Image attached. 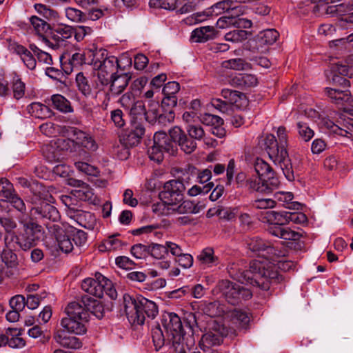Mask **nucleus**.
I'll return each instance as SVG.
<instances>
[{
    "label": "nucleus",
    "instance_id": "f257e3e1",
    "mask_svg": "<svg viewBox=\"0 0 353 353\" xmlns=\"http://www.w3.org/2000/svg\"><path fill=\"white\" fill-rule=\"evenodd\" d=\"M274 261L271 259L253 260L250 263V268L247 270H236V265L232 264L228 268L230 276L237 281L256 286L263 290L268 291L273 283H279L283 280L282 275L278 272V268L287 272L294 268L291 261Z\"/></svg>",
    "mask_w": 353,
    "mask_h": 353
},
{
    "label": "nucleus",
    "instance_id": "f03ea898",
    "mask_svg": "<svg viewBox=\"0 0 353 353\" xmlns=\"http://www.w3.org/2000/svg\"><path fill=\"white\" fill-rule=\"evenodd\" d=\"M276 134L279 143L274 134H268L265 136L264 139L265 150L273 163L279 165L285 178L289 181H292L294 180V174L286 150L288 138L286 128L284 126L279 127Z\"/></svg>",
    "mask_w": 353,
    "mask_h": 353
},
{
    "label": "nucleus",
    "instance_id": "7ed1b4c3",
    "mask_svg": "<svg viewBox=\"0 0 353 353\" xmlns=\"http://www.w3.org/2000/svg\"><path fill=\"white\" fill-rule=\"evenodd\" d=\"M29 188V200L34 205L30 209L31 216L43 222H58L60 214L57 209L50 203H54V199L50 194L49 190L38 182L30 183Z\"/></svg>",
    "mask_w": 353,
    "mask_h": 353
},
{
    "label": "nucleus",
    "instance_id": "20e7f679",
    "mask_svg": "<svg viewBox=\"0 0 353 353\" xmlns=\"http://www.w3.org/2000/svg\"><path fill=\"white\" fill-rule=\"evenodd\" d=\"M125 312L129 322L143 325L147 319H154L158 314L157 304L141 295L123 296Z\"/></svg>",
    "mask_w": 353,
    "mask_h": 353
},
{
    "label": "nucleus",
    "instance_id": "39448f33",
    "mask_svg": "<svg viewBox=\"0 0 353 353\" xmlns=\"http://www.w3.org/2000/svg\"><path fill=\"white\" fill-rule=\"evenodd\" d=\"M254 173L248 175L246 187L252 190L268 194L278 188L279 178L272 167L264 160L257 158L254 163Z\"/></svg>",
    "mask_w": 353,
    "mask_h": 353
},
{
    "label": "nucleus",
    "instance_id": "423d86ee",
    "mask_svg": "<svg viewBox=\"0 0 353 353\" xmlns=\"http://www.w3.org/2000/svg\"><path fill=\"white\" fill-rule=\"evenodd\" d=\"M70 134L74 137V139H58L54 144L57 148L61 150L72 152V146L74 143L81 147L84 150L79 154L83 157V160L89 161L91 159L90 152H96L99 145L94 137L89 132L83 131L77 128L72 127L70 128Z\"/></svg>",
    "mask_w": 353,
    "mask_h": 353
},
{
    "label": "nucleus",
    "instance_id": "0eeeda50",
    "mask_svg": "<svg viewBox=\"0 0 353 353\" xmlns=\"http://www.w3.org/2000/svg\"><path fill=\"white\" fill-rule=\"evenodd\" d=\"M81 288L87 293L101 298L104 294L111 299H116L117 292L112 282L100 272H97L94 278H86L81 283Z\"/></svg>",
    "mask_w": 353,
    "mask_h": 353
},
{
    "label": "nucleus",
    "instance_id": "6e6552de",
    "mask_svg": "<svg viewBox=\"0 0 353 353\" xmlns=\"http://www.w3.org/2000/svg\"><path fill=\"white\" fill-rule=\"evenodd\" d=\"M219 290L228 303L235 305L252 298L251 290L228 280H222L218 283Z\"/></svg>",
    "mask_w": 353,
    "mask_h": 353
},
{
    "label": "nucleus",
    "instance_id": "1a4fd4ad",
    "mask_svg": "<svg viewBox=\"0 0 353 353\" xmlns=\"http://www.w3.org/2000/svg\"><path fill=\"white\" fill-rule=\"evenodd\" d=\"M288 225L287 211L274 212L273 223L268 225V232L276 237L288 240L298 241L302 234L284 225Z\"/></svg>",
    "mask_w": 353,
    "mask_h": 353
},
{
    "label": "nucleus",
    "instance_id": "9d476101",
    "mask_svg": "<svg viewBox=\"0 0 353 353\" xmlns=\"http://www.w3.org/2000/svg\"><path fill=\"white\" fill-rule=\"evenodd\" d=\"M61 203L65 206L67 216L79 225L88 228V220H92V214L88 212L79 209L77 199L74 196L61 195L60 196Z\"/></svg>",
    "mask_w": 353,
    "mask_h": 353
},
{
    "label": "nucleus",
    "instance_id": "9b49d317",
    "mask_svg": "<svg viewBox=\"0 0 353 353\" xmlns=\"http://www.w3.org/2000/svg\"><path fill=\"white\" fill-rule=\"evenodd\" d=\"M161 323L168 340L173 344L179 343L185 334L180 317L174 312H168L162 316Z\"/></svg>",
    "mask_w": 353,
    "mask_h": 353
},
{
    "label": "nucleus",
    "instance_id": "f8f14e48",
    "mask_svg": "<svg viewBox=\"0 0 353 353\" xmlns=\"http://www.w3.org/2000/svg\"><path fill=\"white\" fill-rule=\"evenodd\" d=\"M48 232L54 236L60 250L70 253L73 250V244L69 235L70 225L65 223H45Z\"/></svg>",
    "mask_w": 353,
    "mask_h": 353
},
{
    "label": "nucleus",
    "instance_id": "ddd939ff",
    "mask_svg": "<svg viewBox=\"0 0 353 353\" xmlns=\"http://www.w3.org/2000/svg\"><path fill=\"white\" fill-rule=\"evenodd\" d=\"M119 61L115 56L110 55L109 58L102 61L96 65L95 70H97V80L100 85L97 84V88L102 90L103 86L109 84L110 79L112 76L117 74L118 68H121Z\"/></svg>",
    "mask_w": 353,
    "mask_h": 353
},
{
    "label": "nucleus",
    "instance_id": "4468645a",
    "mask_svg": "<svg viewBox=\"0 0 353 353\" xmlns=\"http://www.w3.org/2000/svg\"><path fill=\"white\" fill-rule=\"evenodd\" d=\"M185 190V185L181 180H170L164 184L159 198L170 204L176 205L182 201Z\"/></svg>",
    "mask_w": 353,
    "mask_h": 353
},
{
    "label": "nucleus",
    "instance_id": "2eb2a0df",
    "mask_svg": "<svg viewBox=\"0 0 353 353\" xmlns=\"http://www.w3.org/2000/svg\"><path fill=\"white\" fill-rule=\"evenodd\" d=\"M5 246L6 248L3 250L1 258L2 262L7 268L6 274L8 276L13 275L17 270L18 258L14 251L17 249L14 243L10 240L9 236H5Z\"/></svg>",
    "mask_w": 353,
    "mask_h": 353
},
{
    "label": "nucleus",
    "instance_id": "dca6fc26",
    "mask_svg": "<svg viewBox=\"0 0 353 353\" xmlns=\"http://www.w3.org/2000/svg\"><path fill=\"white\" fill-rule=\"evenodd\" d=\"M73 34V28L70 26L63 23L53 25L48 34L49 42L47 46L56 49L61 43L71 38Z\"/></svg>",
    "mask_w": 353,
    "mask_h": 353
},
{
    "label": "nucleus",
    "instance_id": "f3484780",
    "mask_svg": "<svg viewBox=\"0 0 353 353\" xmlns=\"http://www.w3.org/2000/svg\"><path fill=\"white\" fill-rule=\"evenodd\" d=\"M171 138L177 143L180 148L186 154H191L196 148V143L179 127L174 126L170 130Z\"/></svg>",
    "mask_w": 353,
    "mask_h": 353
},
{
    "label": "nucleus",
    "instance_id": "a211bd4d",
    "mask_svg": "<svg viewBox=\"0 0 353 353\" xmlns=\"http://www.w3.org/2000/svg\"><path fill=\"white\" fill-rule=\"evenodd\" d=\"M248 246L252 252L262 255L265 258L263 260L271 259L274 261V256H276V250L269 242L256 236L249 241Z\"/></svg>",
    "mask_w": 353,
    "mask_h": 353
},
{
    "label": "nucleus",
    "instance_id": "6ab92c4d",
    "mask_svg": "<svg viewBox=\"0 0 353 353\" xmlns=\"http://www.w3.org/2000/svg\"><path fill=\"white\" fill-rule=\"evenodd\" d=\"M332 83L333 85H339L343 89H348L350 86V82L344 77H352L353 75V68L345 64H336L332 66Z\"/></svg>",
    "mask_w": 353,
    "mask_h": 353
},
{
    "label": "nucleus",
    "instance_id": "aec40b11",
    "mask_svg": "<svg viewBox=\"0 0 353 353\" xmlns=\"http://www.w3.org/2000/svg\"><path fill=\"white\" fill-rule=\"evenodd\" d=\"M65 330H57L54 334V341L61 346L68 349H79L82 346L81 340Z\"/></svg>",
    "mask_w": 353,
    "mask_h": 353
},
{
    "label": "nucleus",
    "instance_id": "412c9836",
    "mask_svg": "<svg viewBox=\"0 0 353 353\" xmlns=\"http://www.w3.org/2000/svg\"><path fill=\"white\" fill-rule=\"evenodd\" d=\"M136 106H139V114L143 113L146 121L154 125L157 122V117L159 116V102L154 100H150L148 101V108H145V104L142 101H137Z\"/></svg>",
    "mask_w": 353,
    "mask_h": 353
},
{
    "label": "nucleus",
    "instance_id": "4be33fe9",
    "mask_svg": "<svg viewBox=\"0 0 353 353\" xmlns=\"http://www.w3.org/2000/svg\"><path fill=\"white\" fill-rule=\"evenodd\" d=\"M88 321L80 319L67 316L61 321V325L65 332L75 334H83L86 332L85 323Z\"/></svg>",
    "mask_w": 353,
    "mask_h": 353
},
{
    "label": "nucleus",
    "instance_id": "5701e85b",
    "mask_svg": "<svg viewBox=\"0 0 353 353\" xmlns=\"http://www.w3.org/2000/svg\"><path fill=\"white\" fill-rule=\"evenodd\" d=\"M130 77L128 74H115L110 79V83L109 94L111 97H115L121 94L129 83Z\"/></svg>",
    "mask_w": 353,
    "mask_h": 353
},
{
    "label": "nucleus",
    "instance_id": "b1692460",
    "mask_svg": "<svg viewBox=\"0 0 353 353\" xmlns=\"http://www.w3.org/2000/svg\"><path fill=\"white\" fill-rule=\"evenodd\" d=\"M221 96L230 105H234L236 108L241 109L248 105V100L245 94L230 89H223Z\"/></svg>",
    "mask_w": 353,
    "mask_h": 353
},
{
    "label": "nucleus",
    "instance_id": "393cba45",
    "mask_svg": "<svg viewBox=\"0 0 353 353\" xmlns=\"http://www.w3.org/2000/svg\"><path fill=\"white\" fill-rule=\"evenodd\" d=\"M30 24L38 35L39 39L42 40L46 45L49 42V32L51 30V26L44 20L37 16H32L30 18Z\"/></svg>",
    "mask_w": 353,
    "mask_h": 353
},
{
    "label": "nucleus",
    "instance_id": "a878e982",
    "mask_svg": "<svg viewBox=\"0 0 353 353\" xmlns=\"http://www.w3.org/2000/svg\"><path fill=\"white\" fill-rule=\"evenodd\" d=\"M153 142L157 147L163 149V151L174 154L176 148L175 142L171 138L170 135L162 131L157 132L154 134Z\"/></svg>",
    "mask_w": 353,
    "mask_h": 353
},
{
    "label": "nucleus",
    "instance_id": "bb28decb",
    "mask_svg": "<svg viewBox=\"0 0 353 353\" xmlns=\"http://www.w3.org/2000/svg\"><path fill=\"white\" fill-rule=\"evenodd\" d=\"M325 93L331 101L336 105H343L351 101V93L348 89L325 88Z\"/></svg>",
    "mask_w": 353,
    "mask_h": 353
},
{
    "label": "nucleus",
    "instance_id": "cd10ccee",
    "mask_svg": "<svg viewBox=\"0 0 353 353\" xmlns=\"http://www.w3.org/2000/svg\"><path fill=\"white\" fill-rule=\"evenodd\" d=\"M196 259L200 265L203 268H212L217 265L220 263L219 258L214 255V249L210 247L203 249L196 256Z\"/></svg>",
    "mask_w": 353,
    "mask_h": 353
},
{
    "label": "nucleus",
    "instance_id": "c85d7f7f",
    "mask_svg": "<svg viewBox=\"0 0 353 353\" xmlns=\"http://www.w3.org/2000/svg\"><path fill=\"white\" fill-rule=\"evenodd\" d=\"M67 316L80 319L81 321H89V314L86 307L80 302H71L65 307Z\"/></svg>",
    "mask_w": 353,
    "mask_h": 353
},
{
    "label": "nucleus",
    "instance_id": "c756f323",
    "mask_svg": "<svg viewBox=\"0 0 353 353\" xmlns=\"http://www.w3.org/2000/svg\"><path fill=\"white\" fill-rule=\"evenodd\" d=\"M294 194L290 192L279 191L274 194V200L282 206L290 210L301 209V204L297 201H293Z\"/></svg>",
    "mask_w": 353,
    "mask_h": 353
},
{
    "label": "nucleus",
    "instance_id": "7c9ffc66",
    "mask_svg": "<svg viewBox=\"0 0 353 353\" xmlns=\"http://www.w3.org/2000/svg\"><path fill=\"white\" fill-rule=\"evenodd\" d=\"M82 303L86 307L89 316L90 314L94 315L97 319H101L103 316V305L98 300L92 298L90 296L85 295L81 298Z\"/></svg>",
    "mask_w": 353,
    "mask_h": 353
},
{
    "label": "nucleus",
    "instance_id": "2f4dec72",
    "mask_svg": "<svg viewBox=\"0 0 353 353\" xmlns=\"http://www.w3.org/2000/svg\"><path fill=\"white\" fill-rule=\"evenodd\" d=\"M257 78L251 74H239L230 79V84L234 87L248 88L256 86Z\"/></svg>",
    "mask_w": 353,
    "mask_h": 353
},
{
    "label": "nucleus",
    "instance_id": "473e14b6",
    "mask_svg": "<svg viewBox=\"0 0 353 353\" xmlns=\"http://www.w3.org/2000/svg\"><path fill=\"white\" fill-rule=\"evenodd\" d=\"M216 34V30L213 26H206L196 28L192 32L191 39L196 43H204L212 39Z\"/></svg>",
    "mask_w": 353,
    "mask_h": 353
},
{
    "label": "nucleus",
    "instance_id": "72a5a7b5",
    "mask_svg": "<svg viewBox=\"0 0 353 353\" xmlns=\"http://www.w3.org/2000/svg\"><path fill=\"white\" fill-rule=\"evenodd\" d=\"M8 339L7 345L12 348H21L26 345L24 339L21 337V330L16 327H8L5 330Z\"/></svg>",
    "mask_w": 353,
    "mask_h": 353
},
{
    "label": "nucleus",
    "instance_id": "f704fd0d",
    "mask_svg": "<svg viewBox=\"0 0 353 353\" xmlns=\"http://www.w3.org/2000/svg\"><path fill=\"white\" fill-rule=\"evenodd\" d=\"M73 185L79 188L72 191V195L74 197L85 201H92L94 200L93 190L87 183L77 180L74 181Z\"/></svg>",
    "mask_w": 353,
    "mask_h": 353
},
{
    "label": "nucleus",
    "instance_id": "c9c22d12",
    "mask_svg": "<svg viewBox=\"0 0 353 353\" xmlns=\"http://www.w3.org/2000/svg\"><path fill=\"white\" fill-rule=\"evenodd\" d=\"M6 236H9L10 240L16 245V248L19 247L24 251H28L36 245V241L34 240L30 236L26 234V232H22L19 236L14 234H9Z\"/></svg>",
    "mask_w": 353,
    "mask_h": 353
},
{
    "label": "nucleus",
    "instance_id": "e433bc0d",
    "mask_svg": "<svg viewBox=\"0 0 353 353\" xmlns=\"http://www.w3.org/2000/svg\"><path fill=\"white\" fill-rule=\"evenodd\" d=\"M27 111L32 117L39 119H45L52 116L50 109L47 105L39 102H34L28 105Z\"/></svg>",
    "mask_w": 353,
    "mask_h": 353
},
{
    "label": "nucleus",
    "instance_id": "4c0bfd02",
    "mask_svg": "<svg viewBox=\"0 0 353 353\" xmlns=\"http://www.w3.org/2000/svg\"><path fill=\"white\" fill-rule=\"evenodd\" d=\"M87 54L91 58V64L93 65L94 68H96L99 63H102V61L109 58L108 51L103 48H98L95 44H92L87 49Z\"/></svg>",
    "mask_w": 353,
    "mask_h": 353
},
{
    "label": "nucleus",
    "instance_id": "58836bf2",
    "mask_svg": "<svg viewBox=\"0 0 353 353\" xmlns=\"http://www.w3.org/2000/svg\"><path fill=\"white\" fill-rule=\"evenodd\" d=\"M279 37V33L275 29H267L259 33L256 39V43L259 46H270L274 44Z\"/></svg>",
    "mask_w": 353,
    "mask_h": 353
},
{
    "label": "nucleus",
    "instance_id": "ea45409f",
    "mask_svg": "<svg viewBox=\"0 0 353 353\" xmlns=\"http://www.w3.org/2000/svg\"><path fill=\"white\" fill-rule=\"evenodd\" d=\"M51 101L53 107L61 112L67 114L73 112L74 111L70 101L61 94H53L51 97Z\"/></svg>",
    "mask_w": 353,
    "mask_h": 353
},
{
    "label": "nucleus",
    "instance_id": "a19ab883",
    "mask_svg": "<svg viewBox=\"0 0 353 353\" xmlns=\"http://www.w3.org/2000/svg\"><path fill=\"white\" fill-rule=\"evenodd\" d=\"M123 245L122 241L119 239V234H116L104 239L99 248L101 252H112L121 249Z\"/></svg>",
    "mask_w": 353,
    "mask_h": 353
},
{
    "label": "nucleus",
    "instance_id": "79ce46f5",
    "mask_svg": "<svg viewBox=\"0 0 353 353\" xmlns=\"http://www.w3.org/2000/svg\"><path fill=\"white\" fill-rule=\"evenodd\" d=\"M207 314L211 317L223 316L229 312L227 306L219 301L209 303L205 307Z\"/></svg>",
    "mask_w": 353,
    "mask_h": 353
},
{
    "label": "nucleus",
    "instance_id": "37998d69",
    "mask_svg": "<svg viewBox=\"0 0 353 353\" xmlns=\"http://www.w3.org/2000/svg\"><path fill=\"white\" fill-rule=\"evenodd\" d=\"M23 232L36 241H39L44 233L42 226L32 221L24 223Z\"/></svg>",
    "mask_w": 353,
    "mask_h": 353
},
{
    "label": "nucleus",
    "instance_id": "c03bdc74",
    "mask_svg": "<svg viewBox=\"0 0 353 353\" xmlns=\"http://www.w3.org/2000/svg\"><path fill=\"white\" fill-rule=\"evenodd\" d=\"M230 316L232 321L241 327H245L250 321V314L242 310L231 311Z\"/></svg>",
    "mask_w": 353,
    "mask_h": 353
},
{
    "label": "nucleus",
    "instance_id": "a18cd8bd",
    "mask_svg": "<svg viewBox=\"0 0 353 353\" xmlns=\"http://www.w3.org/2000/svg\"><path fill=\"white\" fill-rule=\"evenodd\" d=\"M17 53L19 54L21 61L30 70H34L37 65V61L32 52L25 47L20 46L17 47Z\"/></svg>",
    "mask_w": 353,
    "mask_h": 353
},
{
    "label": "nucleus",
    "instance_id": "49530a36",
    "mask_svg": "<svg viewBox=\"0 0 353 353\" xmlns=\"http://www.w3.org/2000/svg\"><path fill=\"white\" fill-rule=\"evenodd\" d=\"M222 66L226 69L244 70L250 68V64L241 58L225 60L222 62Z\"/></svg>",
    "mask_w": 353,
    "mask_h": 353
},
{
    "label": "nucleus",
    "instance_id": "de8ad7c7",
    "mask_svg": "<svg viewBox=\"0 0 353 353\" xmlns=\"http://www.w3.org/2000/svg\"><path fill=\"white\" fill-rule=\"evenodd\" d=\"M237 209L230 208L227 207H220L215 210L214 213L211 214L212 210H209L207 213L208 216L215 214L218 216L221 219L226 221H231L234 219L237 214Z\"/></svg>",
    "mask_w": 353,
    "mask_h": 353
},
{
    "label": "nucleus",
    "instance_id": "09e8293b",
    "mask_svg": "<svg viewBox=\"0 0 353 353\" xmlns=\"http://www.w3.org/2000/svg\"><path fill=\"white\" fill-rule=\"evenodd\" d=\"M200 210L201 208L197 203L190 200L183 201L176 208H173L179 214H197Z\"/></svg>",
    "mask_w": 353,
    "mask_h": 353
},
{
    "label": "nucleus",
    "instance_id": "8fccbe9b",
    "mask_svg": "<svg viewBox=\"0 0 353 353\" xmlns=\"http://www.w3.org/2000/svg\"><path fill=\"white\" fill-rule=\"evenodd\" d=\"M121 105L125 108H130L134 114H139L138 111L139 106H136L137 102H134V97L132 92H126L121 96L119 99Z\"/></svg>",
    "mask_w": 353,
    "mask_h": 353
},
{
    "label": "nucleus",
    "instance_id": "3c124183",
    "mask_svg": "<svg viewBox=\"0 0 353 353\" xmlns=\"http://www.w3.org/2000/svg\"><path fill=\"white\" fill-rule=\"evenodd\" d=\"M86 161H78L74 163L75 168L80 172H83L88 175L96 176L99 174V169L90 164L88 162L90 161L85 160Z\"/></svg>",
    "mask_w": 353,
    "mask_h": 353
},
{
    "label": "nucleus",
    "instance_id": "603ef678",
    "mask_svg": "<svg viewBox=\"0 0 353 353\" xmlns=\"http://www.w3.org/2000/svg\"><path fill=\"white\" fill-rule=\"evenodd\" d=\"M248 32L244 30H234L225 34V39L234 43L243 42L247 39Z\"/></svg>",
    "mask_w": 353,
    "mask_h": 353
},
{
    "label": "nucleus",
    "instance_id": "864d4df0",
    "mask_svg": "<svg viewBox=\"0 0 353 353\" xmlns=\"http://www.w3.org/2000/svg\"><path fill=\"white\" fill-rule=\"evenodd\" d=\"M36 11L42 17L48 20L57 19L59 17L58 12L41 3L34 4Z\"/></svg>",
    "mask_w": 353,
    "mask_h": 353
},
{
    "label": "nucleus",
    "instance_id": "5fc2aeb1",
    "mask_svg": "<svg viewBox=\"0 0 353 353\" xmlns=\"http://www.w3.org/2000/svg\"><path fill=\"white\" fill-rule=\"evenodd\" d=\"M152 341L156 350H159L165 344V336L159 325H156L151 330Z\"/></svg>",
    "mask_w": 353,
    "mask_h": 353
},
{
    "label": "nucleus",
    "instance_id": "6e6d98bb",
    "mask_svg": "<svg viewBox=\"0 0 353 353\" xmlns=\"http://www.w3.org/2000/svg\"><path fill=\"white\" fill-rule=\"evenodd\" d=\"M149 255L157 259H163L167 256L165 244L152 243L149 244Z\"/></svg>",
    "mask_w": 353,
    "mask_h": 353
},
{
    "label": "nucleus",
    "instance_id": "4d7b16f0",
    "mask_svg": "<svg viewBox=\"0 0 353 353\" xmlns=\"http://www.w3.org/2000/svg\"><path fill=\"white\" fill-rule=\"evenodd\" d=\"M76 83L79 90L85 97L90 95L91 87L88 80L82 72H79L76 76Z\"/></svg>",
    "mask_w": 353,
    "mask_h": 353
},
{
    "label": "nucleus",
    "instance_id": "13d9d810",
    "mask_svg": "<svg viewBox=\"0 0 353 353\" xmlns=\"http://www.w3.org/2000/svg\"><path fill=\"white\" fill-rule=\"evenodd\" d=\"M69 233L72 236V241L77 246H83L86 243L87 234L84 231L77 230L70 225Z\"/></svg>",
    "mask_w": 353,
    "mask_h": 353
},
{
    "label": "nucleus",
    "instance_id": "bf43d9fd",
    "mask_svg": "<svg viewBox=\"0 0 353 353\" xmlns=\"http://www.w3.org/2000/svg\"><path fill=\"white\" fill-rule=\"evenodd\" d=\"M296 128L299 136L305 141H310L314 135V131L310 128L308 124L305 122H297Z\"/></svg>",
    "mask_w": 353,
    "mask_h": 353
},
{
    "label": "nucleus",
    "instance_id": "052dcab7",
    "mask_svg": "<svg viewBox=\"0 0 353 353\" xmlns=\"http://www.w3.org/2000/svg\"><path fill=\"white\" fill-rule=\"evenodd\" d=\"M177 0H150L151 8L173 10L176 8Z\"/></svg>",
    "mask_w": 353,
    "mask_h": 353
},
{
    "label": "nucleus",
    "instance_id": "680f3d73",
    "mask_svg": "<svg viewBox=\"0 0 353 353\" xmlns=\"http://www.w3.org/2000/svg\"><path fill=\"white\" fill-rule=\"evenodd\" d=\"M220 341L221 339L218 335L212 332H208L202 336L200 345L209 348L212 346L219 345Z\"/></svg>",
    "mask_w": 353,
    "mask_h": 353
},
{
    "label": "nucleus",
    "instance_id": "e2e57ef3",
    "mask_svg": "<svg viewBox=\"0 0 353 353\" xmlns=\"http://www.w3.org/2000/svg\"><path fill=\"white\" fill-rule=\"evenodd\" d=\"M65 14L69 20L74 22H82L86 19L85 14L74 8L68 7L65 8Z\"/></svg>",
    "mask_w": 353,
    "mask_h": 353
},
{
    "label": "nucleus",
    "instance_id": "0e129e2a",
    "mask_svg": "<svg viewBox=\"0 0 353 353\" xmlns=\"http://www.w3.org/2000/svg\"><path fill=\"white\" fill-rule=\"evenodd\" d=\"M15 194L13 185L6 179L0 180V195L7 200Z\"/></svg>",
    "mask_w": 353,
    "mask_h": 353
},
{
    "label": "nucleus",
    "instance_id": "69168bd1",
    "mask_svg": "<svg viewBox=\"0 0 353 353\" xmlns=\"http://www.w3.org/2000/svg\"><path fill=\"white\" fill-rule=\"evenodd\" d=\"M130 252L136 259H145L149 255V245L135 244L131 248Z\"/></svg>",
    "mask_w": 353,
    "mask_h": 353
},
{
    "label": "nucleus",
    "instance_id": "338daca9",
    "mask_svg": "<svg viewBox=\"0 0 353 353\" xmlns=\"http://www.w3.org/2000/svg\"><path fill=\"white\" fill-rule=\"evenodd\" d=\"M186 130L189 136L194 141L201 140L205 135L204 130L200 125L189 124L186 128Z\"/></svg>",
    "mask_w": 353,
    "mask_h": 353
},
{
    "label": "nucleus",
    "instance_id": "774afa93",
    "mask_svg": "<svg viewBox=\"0 0 353 353\" xmlns=\"http://www.w3.org/2000/svg\"><path fill=\"white\" fill-rule=\"evenodd\" d=\"M12 89L14 97L16 99H20L24 96L25 83L18 76L14 77L13 79Z\"/></svg>",
    "mask_w": 353,
    "mask_h": 353
}]
</instances>
